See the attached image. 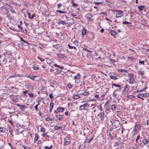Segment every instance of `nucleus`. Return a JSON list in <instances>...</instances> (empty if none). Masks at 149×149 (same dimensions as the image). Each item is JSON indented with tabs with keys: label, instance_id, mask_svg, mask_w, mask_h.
<instances>
[{
	"label": "nucleus",
	"instance_id": "f257e3e1",
	"mask_svg": "<svg viewBox=\"0 0 149 149\" xmlns=\"http://www.w3.org/2000/svg\"><path fill=\"white\" fill-rule=\"evenodd\" d=\"M71 42L72 43H70L68 45V46L70 49H76V47L78 45L79 42L77 40H75L74 39L72 38L71 40Z\"/></svg>",
	"mask_w": 149,
	"mask_h": 149
},
{
	"label": "nucleus",
	"instance_id": "f03ea898",
	"mask_svg": "<svg viewBox=\"0 0 149 149\" xmlns=\"http://www.w3.org/2000/svg\"><path fill=\"white\" fill-rule=\"evenodd\" d=\"M47 63L49 65V66H50V67H51L52 68H53V66H54L55 67H58L61 69L62 70L63 69V66H60L57 65L56 64H55L54 62L53 61H51L49 60L48 61H47Z\"/></svg>",
	"mask_w": 149,
	"mask_h": 149
},
{
	"label": "nucleus",
	"instance_id": "7ed1b4c3",
	"mask_svg": "<svg viewBox=\"0 0 149 149\" xmlns=\"http://www.w3.org/2000/svg\"><path fill=\"white\" fill-rule=\"evenodd\" d=\"M141 138L140 137V134H138L136 139V143L137 144H138L139 145H140V142H141Z\"/></svg>",
	"mask_w": 149,
	"mask_h": 149
},
{
	"label": "nucleus",
	"instance_id": "20e7f679",
	"mask_svg": "<svg viewBox=\"0 0 149 149\" xmlns=\"http://www.w3.org/2000/svg\"><path fill=\"white\" fill-rule=\"evenodd\" d=\"M123 16V13H118L116 15V17L120 19H122V17Z\"/></svg>",
	"mask_w": 149,
	"mask_h": 149
},
{
	"label": "nucleus",
	"instance_id": "39448f33",
	"mask_svg": "<svg viewBox=\"0 0 149 149\" xmlns=\"http://www.w3.org/2000/svg\"><path fill=\"white\" fill-rule=\"evenodd\" d=\"M86 18L88 21H91L92 19V16L89 14H88L86 15Z\"/></svg>",
	"mask_w": 149,
	"mask_h": 149
},
{
	"label": "nucleus",
	"instance_id": "423d86ee",
	"mask_svg": "<svg viewBox=\"0 0 149 149\" xmlns=\"http://www.w3.org/2000/svg\"><path fill=\"white\" fill-rule=\"evenodd\" d=\"M27 88L30 89H33V87L32 85V84L30 83H28L27 85Z\"/></svg>",
	"mask_w": 149,
	"mask_h": 149
},
{
	"label": "nucleus",
	"instance_id": "0eeeda50",
	"mask_svg": "<svg viewBox=\"0 0 149 149\" xmlns=\"http://www.w3.org/2000/svg\"><path fill=\"white\" fill-rule=\"evenodd\" d=\"M17 107H18L19 109H25L26 108V106L23 105H20L19 104H16Z\"/></svg>",
	"mask_w": 149,
	"mask_h": 149
},
{
	"label": "nucleus",
	"instance_id": "6e6552de",
	"mask_svg": "<svg viewBox=\"0 0 149 149\" xmlns=\"http://www.w3.org/2000/svg\"><path fill=\"white\" fill-rule=\"evenodd\" d=\"M142 141L144 145H146L148 143L149 141L146 139L144 138L142 140Z\"/></svg>",
	"mask_w": 149,
	"mask_h": 149
},
{
	"label": "nucleus",
	"instance_id": "1a4fd4ad",
	"mask_svg": "<svg viewBox=\"0 0 149 149\" xmlns=\"http://www.w3.org/2000/svg\"><path fill=\"white\" fill-rule=\"evenodd\" d=\"M70 143V141H68L66 140V139L64 140V146H67L69 145Z\"/></svg>",
	"mask_w": 149,
	"mask_h": 149
},
{
	"label": "nucleus",
	"instance_id": "9d476101",
	"mask_svg": "<svg viewBox=\"0 0 149 149\" xmlns=\"http://www.w3.org/2000/svg\"><path fill=\"white\" fill-rule=\"evenodd\" d=\"M65 110V108L62 107H58L57 109V110L59 112H63Z\"/></svg>",
	"mask_w": 149,
	"mask_h": 149
},
{
	"label": "nucleus",
	"instance_id": "9b49d317",
	"mask_svg": "<svg viewBox=\"0 0 149 149\" xmlns=\"http://www.w3.org/2000/svg\"><path fill=\"white\" fill-rule=\"evenodd\" d=\"M111 107V109L112 111H114L116 109V106L114 104H113L111 106L109 105L108 106V108H110Z\"/></svg>",
	"mask_w": 149,
	"mask_h": 149
},
{
	"label": "nucleus",
	"instance_id": "f8f14e48",
	"mask_svg": "<svg viewBox=\"0 0 149 149\" xmlns=\"http://www.w3.org/2000/svg\"><path fill=\"white\" fill-rule=\"evenodd\" d=\"M57 56L61 58H63L64 57V55L63 54H61L60 52L56 54Z\"/></svg>",
	"mask_w": 149,
	"mask_h": 149
},
{
	"label": "nucleus",
	"instance_id": "ddd939ff",
	"mask_svg": "<svg viewBox=\"0 0 149 149\" xmlns=\"http://www.w3.org/2000/svg\"><path fill=\"white\" fill-rule=\"evenodd\" d=\"M141 127V125L138 124L136 125L134 127V130L136 131L138 130Z\"/></svg>",
	"mask_w": 149,
	"mask_h": 149
},
{
	"label": "nucleus",
	"instance_id": "4468645a",
	"mask_svg": "<svg viewBox=\"0 0 149 149\" xmlns=\"http://www.w3.org/2000/svg\"><path fill=\"white\" fill-rule=\"evenodd\" d=\"M80 78V74L79 73L77 74L76 76L74 77V79H79Z\"/></svg>",
	"mask_w": 149,
	"mask_h": 149
},
{
	"label": "nucleus",
	"instance_id": "2eb2a0df",
	"mask_svg": "<svg viewBox=\"0 0 149 149\" xmlns=\"http://www.w3.org/2000/svg\"><path fill=\"white\" fill-rule=\"evenodd\" d=\"M118 72H122L127 73L128 71L124 69H119L118 70Z\"/></svg>",
	"mask_w": 149,
	"mask_h": 149
},
{
	"label": "nucleus",
	"instance_id": "dca6fc26",
	"mask_svg": "<svg viewBox=\"0 0 149 149\" xmlns=\"http://www.w3.org/2000/svg\"><path fill=\"white\" fill-rule=\"evenodd\" d=\"M5 128L3 127H0V132L4 133L5 132Z\"/></svg>",
	"mask_w": 149,
	"mask_h": 149
},
{
	"label": "nucleus",
	"instance_id": "f3484780",
	"mask_svg": "<svg viewBox=\"0 0 149 149\" xmlns=\"http://www.w3.org/2000/svg\"><path fill=\"white\" fill-rule=\"evenodd\" d=\"M110 34L112 36H115L117 34V33L113 31H112L110 32Z\"/></svg>",
	"mask_w": 149,
	"mask_h": 149
},
{
	"label": "nucleus",
	"instance_id": "a211bd4d",
	"mask_svg": "<svg viewBox=\"0 0 149 149\" xmlns=\"http://www.w3.org/2000/svg\"><path fill=\"white\" fill-rule=\"evenodd\" d=\"M104 116V113L103 112V113H102V112H101L100 113H99L98 114L97 116L99 117H101L102 116V117L103 118Z\"/></svg>",
	"mask_w": 149,
	"mask_h": 149
},
{
	"label": "nucleus",
	"instance_id": "6ab92c4d",
	"mask_svg": "<svg viewBox=\"0 0 149 149\" xmlns=\"http://www.w3.org/2000/svg\"><path fill=\"white\" fill-rule=\"evenodd\" d=\"M63 115H56V117L58 120H59L62 118Z\"/></svg>",
	"mask_w": 149,
	"mask_h": 149
},
{
	"label": "nucleus",
	"instance_id": "aec40b11",
	"mask_svg": "<svg viewBox=\"0 0 149 149\" xmlns=\"http://www.w3.org/2000/svg\"><path fill=\"white\" fill-rule=\"evenodd\" d=\"M36 77V76L29 75L28 76V78H30L31 79L34 80H35L34 78Z\"/></svg>",
	"mask_w": 149,
	"mask_h": 149
},
{
	"label": "nucleus",
	"instance_id": "412c9836",
	"mask_svg": "<svg viewBox=\"0 0 149 149\" xmlns=\"http://www.w3.org/2000/svg\"><path fill=\"white\" fill-rule=\"evenodd\" d=\"M74 99H77L79 98V96L78 95H73L72 97Z\"/></svg>",
	"mask_w": 149,
	"mask_h": 149
},
{
	"label": "nucleus",
	"instance_id": "4be33fe9",
	"mask_svg": "<svg viewBox=\"0 0 149 149\" xmlns=\"http://www.w3.org/2000/svg\"><path fill=\"white\" fill-rule=\"evenodd\" d=\"M86 29L85 28L84 29H83L82 31V33H81L82 35L83 36H84L85 35V34L86 33Z\"/></svg>",
	"mask_w": 149,
	"mask_h": 149
},
{
	"label": "nucleus",
	"instance_id": "5701e85b",
	"mask_svg": "<svg viewBox=\"0 0 149 149\" xmlns=\"http://www.w3.org/2000/svg\"><path fill=\"white\" fill-rule=\"evenodd\" d=\"M88 106V105H87V103H85L84 104L82 105H81L79 106V107L80 108H81L82 107H83V108L86 107H87Z\"/></svg>",
	"mask_w": 149,
	"mask_h": 149
},
{
	"label": "nucleus",
	"instance_id": "b1692460",
	"mask_svg": "<svg viewBox=\"0 0 149 149\" xmlns=\"http://www.w3.org/2000/svg\"><path fill=\"white\" fill-rule=\"evenodd\" d=\"M134 79L133 78H129V83L132 84L133 82L134 81Z\"/></svg>",
	"mask_w": 149,
	"mask_h": 149
},
{
	"label": "nucleus",
	"instance_id": "393cba45",
	"mask_svg": "<svg viewBox=\"0 0 149 149\" xmlns=\"http://www.w3.org/2000/svg\"><path fill=\"white\" fill-rule=\"evenodd\" d=\"M38 134L37 133H36L35 137L34 139V141H35L34 142H36L37 140L38 139Z\"/></svg>",
	"mask_w": 149,
	"mask_h": 149
},
{
	"label": "nucleus",
	"instance_id": "a878e982",
	"mask_svg": "<svg viewBox=\"0 0 149 149\" xmlns=\"http://www.w3.org/2000/svg\"><path fill=\"white\" fill-rule=\"evenodd\" d=\"M137 72L138 74L140 75H143L144 74L143 71L142 70L139 71Z\"/></svg>",
	"mask_w": 149,
	"mask_h": 149
},
{
	"label": "nucleus",
	"instance_id": "bb28decb",
	"mask_svg": "<svg viewBox=\"0 0 149 149\" xmlns=\"http://www.w3.org/2000/svg\"><path fill=\"white\" fill-rule=\"evenodd\" d=\"M112 88H113V86H116V87H119V88H120L121 87V86H120V85H118V84H112Z\"/></svg>",
	"mask_w": 149,
	"mask_h": 149
},
{
	"label": "nucleus",
	"instance_id": "cd10ccee",
	"mask_svg": "<svg viewBox=\"0 0 149 149\" xmlns=\"http://www.w3.org/2000/svg\"><path fill=\"white\" fill-rule=\"evenodd\" d=\"M54 104L52 102H51L50 103L49 109H53Z\"/></svg>",
	"mask_w": 149,
	"mask_h": 149
},
{
	"label": "nucleus",
	"instance_id": "c85d7f7f",
	"mask_svg": "<svg viewBox=\"0 0 149 149\" xmlns=\"http://www.w3.org/2000/svg\"><path fill=\"white\" fill-rule=\"evenodd\" d=\"M58 24H65V22L64 21H58Z\"/></svg>",
	"mask_w": 149,
	"mask_h": 149
},
{
	"label": "nucleus",
	"instance_id": "c756f323",
	"mask_svg": "<svg viewBox=\"0 0 149 149\" xmlns=\"http://www.w3.org/2000/svg\"><path fill=\"white\" fill-rule=\"evenodd\" d=\"M110 78L111 79H113V80H116L117 79L116 77L113 76H112V75L110 76Z\"/></svg>",
	"mask_w": 149,
	"mask_h": 149
},
{
	"label": "nucleus",
	"instance_id": "7c9ffc66",
	"mask_svg": "<svg viewBox=\"0 0 149 149\" xmlns=\"http://www.w3.org/2000/svg\"><path fill=\"white\" fill-rule=\"evenodd\" d=\"M42 135L44 137H47V138H49V136L47 134L45 133H43L42 134Z\"/></svg>",
	"mask_w": 149,
	"mask_h": 149
},
{
	"label": "nucleus",
	"instance_id": "2f4dec72",
	"mask_svg": "<svg viewBox=\"0 0 149 149\" xmlns=\"http://www.w3.org/2000/svg\"><path fill=\"white\" fill-rule=\"evenodd\" d=\"M128 75L129 78H132L133 77L134 75L132 74L128 73Z\"/></svg>",
	"mask_w": 149,
	"mask_h": 149
},
{
	"label": "nucleus",
	"instance_id": "473e14b6",
	"mask_svg": "<svg viewBox=\"0 0 149 149\" xmlns=\"http://www.w3.org/2000/svg\"><path fill=\"white\" fill-rule=\"evenodd\" d=\"M62 128V127H58L57 126H55L54 127V129L55 130H57L59 129H61Z\"/></svg>",
	"mask_w": 149,
	"mask_h": 149
},
{
	"label": "nucleus",
	"instance_id": "72a5a7b5",
	"mask_svg": "<svg viewBox=\"0 0 149 149\" xmlns=\"http://www.w3.org/2000/svg\"><path fill=\"white\" fill-rule=\"evenodd\" d=\"M40 105V103H39L37 105L35 106V108L36 111L38 110V107Z\"/></svg>",
	"mask_w": 149,
	"mask_h": 149
},
{
	"label": "nucleus",
	"instance_id": "f704fd0d",
	"mask_svg": "<svg viewBox=\"0 0 149 149\" xmlns=\"http://www.w3.org/2000/svg\"><path fill=\"white\" fill-rule=\"evenodd\" d=\"M89 94V93H88V92H85L81 93V94L82 95L84 96H87Z\"/></svg>",
	"mask_w": 149,
	"mask_h": 149
},
{
	"label": "nucleus",
	"instance_id": "c9c22d12",
	"mask_svg": "<svg viewBox=\"0 0 149 149\" xmlns=\"http://www.w3.org/2000/svg\"><path fill=\"white\" fill-rule=\"evenodd\" d=\"M109 138H110L111 139H112L113 138V136L110 133H109Z\"/></svg>",
	"mask_w": 149,
	"mask_h": 149
},
{
	"label": "nucleus",
	"instance_id": "e433bc0d",
	"mask_svg": "<svg viewBox=\"0 0 149 149\" xmlns=\"http://www.w3.org/2000/svg\"><path fill=\"white\" fill-rule=\"evenodd\" d=\"M42 68H44V69H46L47 70H48L49 69V68H47V67H46V65H42Z\"/></svg>",
	"mask_w": 149,
	"mask_h": 149
},
{
	"label": "nucleus",
	"instance_id": "4c0bfd02",
	"mask_svg": "<svg viewBox=\"0 0 149 149\" xmlns=\"http://www.w3.org/2000/svg\"><path fill=\"white\" fill-rule=\"evenodd\" d=\"M56 12H58L60 13H65V12L62 11L61 10H57L56 11Z\"/></svg>",
	"mask_w": 149,
	"mask_h": 149
},
{
	"label": "nucleus",
	"instance_id": "58836bf2",
	"mask_svg": "<svg viewBox=\"0 0 149 149\" xmlns=\"http://www.w3.org/2000/svg\"><path fill=\"white\" fill-rule=\"evenodd\" d=\"M45 129L43 127H42L40 129V131L41 132H45Z\"/></svg>",
	"mask_w": 149,
	"mask_h": 149
},
{
	"label": "nucleus",
	"instance_id": "ea45409f",
	"mask_svg": "<svg viewBox=\"0 0 149 149\" xmlns=\"http://www.w3.org/2000/svg\"><path fill=\"white\" fill-rule=\"evenodd\" d=\"M20 39L21 40V41H22V42H24L25 43H26L27 44V41H26L25 40H24V39H23L22 38L20 37Z\"/></svg>",
	"mask_w": 149,
	"mask_h": 149
},
{
	"label": "nucleus",
	"instance_id": "a19ab883",
	"mask_svg": "<svg viewBox=\"0 0 149 149\" xmlns=\"http://www.w3.org/2000/svg\"><path fill=\"white\" fill-rule=\"evenodd\" d=\"M33 69L35 70H37L39 69V68L38 67L34 66L33 67Z\"/></svg>",
	"mask_w": 149,
	"mask_h": 149
},
{
	"label": "nucleus",
	"instance_id": "79ce46f5",
	"mask_svg": "<svg viewBox=\"0 0 149 149\" xmlns=\"http://www.w3.org/2000/svg\"><path fill=\"white\" fill-rule=\"evenodd\" d=\"M52 120V119L50 118L49 117H47L46 118V120L47 121H51V120Z\"/></svg>",
	"mask_w": 149,
	"mask_h": 149
},
{
	"label": "nucleus",
	"instance_id": "37998d69",
	"mask_svg": "<svg viewBox=\"0 0 149 149\" xmlns=\"http://www.w3.org/2000/svg\"><path fill=\"white\" fill-rule=\"evenodd\" d=\"M141 95H143V96H145L147 97H148V94L147 93H144V94H141Z\"/></svg>",
	"mask_w": 149,
	"mask_h": 149
},
{
	"label": "nucleus",
	"instance_id": "c03bdc74",
	"mask_svg": "<svg viewBox=\"0 0 149 149\" xmlns=\"http://www.w3.org/2000/svg\"><path fill=\"white\" fill-rule=\"evenodd\" d=\"M10 11H11V12L12 13H15V11L13 9V8L11 7L10 8Z\"/></svg>",
	"mask_w": 149,
	"mask_h": 149
},
{
	"label": "nucleus",
	"instance_id": "a18cd8bd",
	"mask_svg": "<svg viewBox=\"0 0 149 149\" xmlns=\"http://www.w3.org/2000/svg\"><path fill=\"white\" fill-rule=\"evenodd\" d=\"M28 95L31 97H34L33 94L32 93H29Z\"/></svg>",
	"mask_w": 149,
	"mask_h": 149
},
{
	"label": "nucleus",
	"instance_id": "49530a36",
	"mask_svg": "<svg viewBox=\"0 0 149 149\" xmlns=\"http://www.w3.org/2000/svg\"><path fill=\"white\" fill-rule=\"evenodd\" d=\"M71 3L72 4V6H77L78 5L77 4L75 3L73 1H72Z\"/></svg>",
	"mask_w": 149,
	"mask_h": 149
},
{
	"label": "nucleus",
	"instance_id": "de8ad7c7",
	"mask_svg": "<svg viewBox=\"0 0 149 149\" xmlns=\"http://www.w3.org/2000/svg\"><path fill=\"white\" fill-rule=\"evenodd\" d=\"M138 8H139V10H142L143 9V7L142 6H139Z\"/></svg>",
	"mask_w": 149,
	"mask_h": 149
},
{
	"label": "nucleus",
	"instance_id": "09e8293b",
	"mask_svg": "<svg viewBox=\"0 0 149 149\" xmlns=\"http://www.w3.org/2000/svg\"><path fill=\"white\" fill-rule=\"evenodd\" d=\"M130 23L128 22H127V21H125L124 22H123V24H130Z\"/></svg>",
	"mask_w": 149,
	"mask_h": 149
},
{
	"label": "nucleus",
	"instance_id": "8fccbe9b",
	"mask_svg": "<svg viewBox=\"0 0 149 149\" xmlns=\"http://www.w3.org/2000/svg\"><path fill=\"white\" fill-rule=\"evenodd\" d=\"M67 86L69 88H71L72 87V86L71 84H68Z\"/></svg>",
	"mask_w": 149,
	"mask_h": 149
},
{
	"label": "nucleus",
	"instance_id": "3c124183",
	"mask_svg": "<svg viewBox=\"0 0 149 149\" xmlns=\"http://www.w3.org/2000/svg\"><path fill=\"white\" fill-rule=\"evenodd\" d=\"M0 38H4L3 35V34L0 33Z\"/></svg>",
	"mask_w": 149,
	"mask_h": 149
},
{
	"label": "nucleus",
	"instance_id": "603ef678",
	"mask_svg": "<svg viewBox=\"0 0 149 149\" xmlns=\"http://www.w3.org/2000/svg\"><path fill=\"white\" fill-rule=\"evenodd\" d=\"M36 17V14H33L32 16L31 17V19H33L34 17Z\"/></svg>",
	"mask_w": 149,
	"mask_h": 149
},
{
	"label": "nucleus",
	"instance_id": "864d4df0",
	"mask_svg": "<svg viewBox=\"0 0 149 149\" xmlns=\"http://www.w3.org/2000/svg\"><path fill=\"white\" fill-rule=\"evenodd\" d=\"M49 96L50 98L51 99H52L53 98V95L51 94H50L49 95Z\"/></svg>",
	"mask_w": 149,
	"mask_h": 149
},
{
	"label": "nucleus",
	"instance_id": "5fc2aeb1",
	"mask_svg": "<svg viewBox=\"0 0 149 149\" xmlns=\"http://www.w3.org/2000/svg\"><path fill=\"white\" fill-rule=\"evenodd\" d=\"M127 97L130 98H132L133 97V96L132 95L127 96Z\"/></svg>",
	"mask_w": 149,
	"mask_h": 149
},
{
	"label": "nucleus",
	"instance_id": "6e6d98bb",
	"mask_svg": "<svg viewBox=\"0 0 149 149\" xmlns=\"http://www.w3.org/2000/svg\"><path fill=\"white\" fill-rule=\"evenodd\" d=\"M139 63L140 64H142L143 65H144L145 62L144 61H139Z\"/></svg>",
	"mask_w": 149,
	"mask_h": 149
},
{
	"label": "nucleus",
	"instance_id": "4d7b16f0",
	"mask_svg": "<svg viewBox=\"0 0 149 149\" xmlns=\"http://www.w3.org/2000/svg\"><path fill=\"white\" fill-rule=\"evenodd\" d=\"M38 59H39L41 62H43L45 60L44 59H42V58H40L39 57H38Z\"/></svg>",
	"mask_w": 149,
	"mask_h": 149
},
{
	"label": "nucleus",
	"instance_id": "13d9d810",
	"mask_svg": "<svg viewBox=\"0 0 149 149\" xmlns=\"http://www.w3.org/2000/svg\"><path fill=\"white\" fill-rule=\"evenodd\" d=\"M41 143V140H39L37 142V143L38 144H40Z\"/></svg>",
	"mask_w": 149,
	"mask_h": 149
},
{
	"label": "nucleus",
	"instance_id": "bf43d9fd",
	"mask_svg": "<svg viewBox=\"0 0 149 149\" xmlns=\"http://www.w3.org/2000/svg\"><path fill=\"white\" fill-rule=\"evenodd\" d=\"M53 68H51L50 70V71L51 72H53L54 71V69H52Z\"/></svg>",
	"mask_w": 149,
	"mask_h": 149
},
{
	"label": "nucleus",
	"instance_id": "052dcab7",
	"mask_svg": "<svg viewBox=\"0 0 149 149\" xmlns=\"http://www.w3.org/2000/svg\"><path fill=\"white\" fill-rule=\"evenodd\" d=\"M61 6V4H58L57 5L58 8L59 9Z\"/></svg>",
	"mask_w": 149,
	"mask_h": 149
},
{
	"label": "nucleus",
	"instance_id": "680f3d73",
	"mask_svg": "<svg viewBox=\"0 0 149 149\" xmlns=\"http://www.w3.org/2000/svg\"><path fill=\"white\" fill-rule=\"evenodd\" d=\"M83 49H84V50L86 51H87V52H91L89 51V50H88V49H85V48H84Z\"/></svg>",
	"mask_w": 149,
	"mask_h": 149
},
{
	"label": "nucleus",
	"instance_id": "e2e57ef3",
	"mask_svg": "<svg viewBox=\"0 0 149 149\" xmlns=\"http://www.w3.org/2000/svg\"><path fill=\"white\" fill-rule=\"evenodd\" d=\"M16 126L17 127H21V125L19 124H17L16 125Z\"/></svg>",
	"mask_w": 149,
	"mask_h": 149
},
{
	"label": "nucleus",
	"instance_id": "0e129e2a",
	"mask_svg": "<svg viewBox=\"0 0 149 149\" xmlns=\"http://www.w3.org/2000/svg\"><path fill=\"white\" fill-rule=\"evenodd\" d=\"M28 92V91L27 90H26L23 92V93L24 94H26Z\"/></svg>",
	"mask_w": 149,
	"mask_h": 149
},
{
	"label": "nucleus",
	"instance_id": "69168bd1",
	"mask_svg": "<svg viewBox=\"0 0 149 149\" xmlns=\"http://www.w3.org/2000/svg\"><path fill=\"white\" fill-rule=\"evenodd\" d=\"M28 17L29 18V19H31V14L30 13H28Z\"/></svg>",
	"mask_w": 149,
	"mask_h": 149
},
{
	"label": "nucleus",
	"instance_id": "338daca9",
	"mask_svg": "<svg viewBox=\"0 0 149 149\" xmlns=\"http://www.w3.org/2000/svg\"><path fill=\"white\" fill-rule=\"evenodd\" d=\"M146 125H149V119L148 120H147Z\"/></svg>",
	"mask_w": 149,
	"mask_h": 149
},
{
	"label": "nucleus",
	"instance_id": "774afa93",
	"mask_svg": "<svg viewBox=\"0 0 149 149\" xmlns=\"http://www.w3.org/2000/svg\"><path fill=\"white\" fill-rule=\"evenodd\" d=\"M104 29H102L100 30V32H101V33H102L104 32Z\"/></svg>",
	"mask_w": 149,
	"mask_h": 149
}]
</instances>
